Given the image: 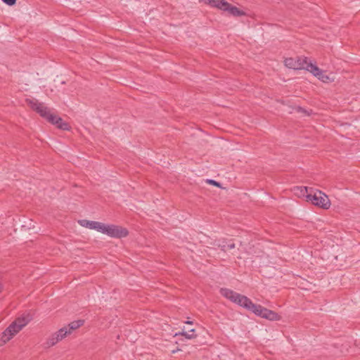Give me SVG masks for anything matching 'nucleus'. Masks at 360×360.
<instances>
[{
    "mask_svg": "<svg viewBox=\"0 0 360 360\" xmlns=\"http://www.w3.org/2000/svg\"><path fill=\"white\" fill-rule=\"evenodd\" d=\"M284 63L285 65L288 68L306 70L323 82H326L329 80V77L325 75L323 71L315 64L309 61L307 57H297V58H288L285 60Z\"/></svg>",
    "mask_w": 360,
    "mask_h": 360,
    "instance_id": "1",
    "label": "nucleus"
},
{
    "mask_svg": "<svg viewBox=\"0 0 360 360\" xmlns=\"http://www.w3.org/2000/svg\"><path fill=\"white\" fill-rule=\"evenodd\" d=\"M25 102L33 110L36 111L50 123L56 124L60 129L69 130V124L63 122L60 117L51 113V110L44 105L43 103L39 102L35 98H27Z\"/></svg>",
    "mask_w": 360,
    "mask_h": 360,
    "instance_id": "2",
    "label": "nucleus"
},
{
    "mask_svg": "<svg viewBox=\"0 0 360 360\" xmlns=\"http://www.w3.org/2000/svg\"><path fill=\"white\" fill-rule=\"evenodd\" d=\"M220 292L224 297L231 302L252 311L258 316H262L265 307L254 304L248 297L227 288H221Z\"/></svg>",
    "mask_w": 360,
    "mask_h": 360,
    "instance_id": "3",
    "label": "nucleus"
},
{
    "mask_svg": "<svg viewBox=\"0 0 360 360\" xmlns=\"http://www.w3.org/2000/svg\"><path fill=\"white\" fill-rule=\"evenodd\" d=\"M32 317L29 314H24L18 317L10 326L1 333L0 336V345L9 341L13 337L20 331L31 321Z\"/></svg>",
    "mask_w": 360,
    "mask_h": 360,
    "instance_id": "4",
    "label": "nucleus"
},
{
    "mask_svg": "<svg viewBox=\"0 0 360 360\" xmlns=\"http://www.w3.org/2000/svg\"><path fill=\"white\" fill-rule=\"evenodd\" d=\"M297 191H300V195L305 196L307 200L311 202L313 205L319 206L323 209H328L330 205V200L325 193L320 191H317L314 194L309 193L307 187H297Z\"/></svg>",
    "mask_w": 360,
    "mask_h": 360,
    "instance_id": "5",
    "label": "nucleus"
},
{
    "mask_svg": "<svg viewBox=\"0 0 360 360\" xmlns=\"http://www.w3.org/2000/svg\"><path fill=\"white\" fill-rule=\"evenodd\" d=\"M200 1L204 2L210 5L212 7L219 8L224 11L229 12L233 16L238 17L245 15V13L238 8L237 7L232 6L225 0H199Z\"/></svg>",
    "mask_w": 360,
    "mask_h": 360,
    "instance_id": "6",
    "label": "nucleus"
},
{
    "mask_svg": "<svg viewBox=\"0 0 360 360\" xmlns=\"http://www.w3.org/2000/svg\"><path fill=\"white\" fill-rule=\"evenodd\" d=\"M94 230L102 233H105L110 236H112V226L105 225L103 223L96 221Z\"/></svg>",
    "mask_w": 360,
    "mask_h": 360,
    "instance_id": "7",
    "label": "nucleus"
},
{
    "mask_svg": "<svg viewBox=\"0 0 360 360\" xmlns=\"http://www.w3.org/2000/svg\"><path fill=\"white\" fill-rule=\"evenodd\" d=\"M262 318L270 320L276 321L280 319V316L274 311L269 310L266 308L264 310Z\"/></svg>",
    "mask_w": 360,
    "mask_h": 360,
    "instance_id": "8",
    "label": "nucleus"
},
{
    "mask_svg": "<svg viewBox=\"0 0 360 360\" xmlns=\"http://www.w3.org/2000/svg\"><path fill=\"white\" fill-rule=\"evenodd\" d=\"M60 339L57 337L56 334L54 333L51 334L44 343V348H49L51 347L54 346L58 342H60Z\"/></svg>",
    "mask_w": 360,
    "mask_h": 360,
    "instance_id": "9",
    "label": "nucleus"
},
{
    "mask_svg": "<svg viewBox=\"0 0 360 360\" xmlns=\"http://www.w3.org/2000/svg\"><path fill=\"white\" fill-rule=\"evenodd\" d=\"M128 235V231L119 226H114V238H123Z\"/></svg>",
    "mask_w": 360,
    "mask_h": 360,
    "instance_id": "10",
    "label": "nucleus"
},
{
    "mask_svg": "<svg viewBox=\"0 0 360 360\" xmlns=\"http://www.w3.org/2000/svg\"><path fill=\"white\" fill-rule=\"evenodd\" d=\"M83 324H84L83 320H77V321L71 322L66 327L68 328V330L70 331V334H71L73 330L79 328Z\"/></svg>",
    "mask_w": 360,
    "mask_h": 360,
    "instance_id": "11",
    "label": "nucleus"
},
{
    "mask_svg": "<svg viewBox=\"0 0 360 360\" xmlns=\"http://www.w3.org/2000/svg\"><path fill=\"white\" fill-rule=\"evenodd\" d=\"M79 225L89 229H94L96 221H89L87 219H81L78 221Z\"/></svg>",
    "mask_w": 360,
    "mask_h": 360,
    "instance_id": "12",
    "label": "nucleus"
},
{
    "mask_svg": "<svg viewBox=\"0 0 360 360\" xmlns=\"http://www.w3.org/2000/svg\"><path fill=\"white\" fill-rule=\"evenodd\" d=\"M55 333L56 334L57 337L60 339V341L63 339H64L65 338H66L68 335H70V331L68 330L67 327H63V328H60L59 330H58Z\"/></svg>",
    "mask_w": 360,
    "mask_h": 360,
    "instance_id": "13",
    "label": "nucleus"
},
{
    "mask_svg": "<svg viewBox=\"0 0 360 360\" xmlns=\"http://www.w3.org/2000/svg\"><path fill=\"white\" fill-rule=\"evenodd\" d=\"M195 330L194 329H190L188 331H185L183 330L181 333H179L180 335H184L187 339H193L195 337V335L194 334Z\"/></svg>",
    "mask_w": 360,
    "mask_h": 360,
    "instance_id": "14",
    "label": "nucleus"
},
{
    "mask_svg": "<svg viewBox=\"0 0 360 360\" xmlns=\"http://www.w3.org/2000/svg\"><path fill=\"white\" fill-rule=\"evenodd\" d=\"M207 182L208 184L214 185V186H215L217 187H220L221 186L220 183H219V182H217V181H216L214 180H212V179H207Z\"/></svg>",
    "mask_w": 360,
    "mask_h": 360,
    "instance_id": "15",
    "label": "nucleus"
},
{
    "mask_svg": "<svg viewBox=\"0 0 360 360\" xmlns=\"http://www.w3.org/2000/svg\"><path fill=\"white\" fill-rule=\"evenodd\" d=\"M1 1L8 6H13L16 3L17 0H1Z\"/></svg>",
    "mask_w": 360,
    "mask_h": 360,
    "instance_id": "16",
    "label": "nucleus"
},
{
    "mask_svg": "<svg viewBox=\"0 0 360 360\" xmlns=\"http://www.w3.org/2000/svg\"><path fill=\"white\" fill-rule=\"evenodd\" d=\"M236 245L233 243L227 244V250H231L235 248Z\"/></svg>",
    "mask_w": 360,
    "mask_h": 360,
    "instance_id": "17",
    "label": "nucleus"
},
{
    "mask_svg": "<svg viewBox=\"0 0 360 360\" xmlns=\"http://www.w3.org/2000/svg\"><path fill=\"white\" fill-rule=\"evenodd\" d=\"M220 246L221 247V249L223 250H227V244L226 243H223L221 245H220Z\"/></svg>",
    "mask_w": 360,
    "mask_h": 360,
    "instance_id": "18",
    "label": "nucleus"
},
{
    "mask_svg": "<svg viewBox=\"0 0 360 360\" xmlns=\"http://www.w3.org/2000/svg\"><path fill=\"white\" fill-rule=\"evenodd\" d=\"M186 323H187V324H193V322L188 321L186 322Z\"/></svg>",
    "mask_w": 360,
    "mask_h": 360,
    "instance_id": "19",
    "label": "nucleus"
},
{
    "mask_svg": "<svg viewBox=\"0 0 360 360\" xmlns=\"http://www.w3.org/2000/svg\"><path fill=\"white\" fill-rule=\"evenodd\" d=\"M3 287L1 285H0V292L2 291Z\"/></svg>",
    "mask_w": 360,
    "mask_h": 360,
    "instance_id": "20",
    "label": "nucleus"
}]
</instances>
